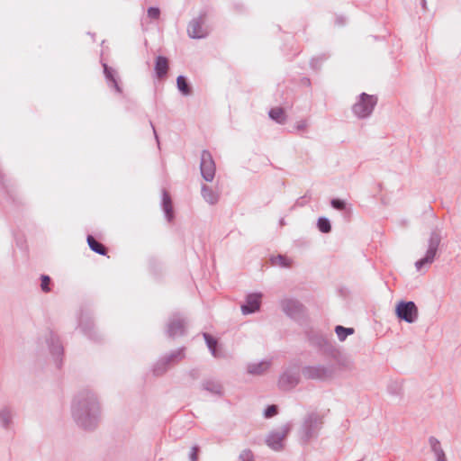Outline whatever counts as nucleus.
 <instances>
[{"label":"nucleus","instance_id":"f257e3e1","mask_svg":"<svg viewBox=\"0 0 461 461\" xmlns=\"http://www.w3.org/2000/svg\"><path fill=\"white\" fill-rule=\"evenodd\" d=\"M71 417L75 423L85 430H94L102 418L100 401L91 390H82L76 393L70 405Z\"/></svg>","mask_w":461,"mask_h":461},{"label":"nucleus","instance_id":"f03ea898","mask_svg":"<svg viewBox=\"0 0 461 461\" xmlns=\"http://www.w3.org/2000/svg\"><path fill=\"white\" fill-rule=\"evenodd\" d=\"M440 242V233L438 230H432L427 241V249L424 257L415 262V268L418 272L421 271L424 267H428L435 261Z\"/></svg>","mask_w":461,"mask_h":461},{"label":"nucleus","instance_id":"7ed1b4c3","mask_svg":"<svg viewBox=\"0 0 461 461\" xmlns=\"http://www.w3.org/2000/svg\"><path fill=\"white\" fill-rule=\"evenodd\" d=\"M323 416L318 412L308 413L301 427V436L304 440L316 438L322 428Z\"/></svg>","mask_w":461,"mask_h":461},{"label":"nucleus","instance_id":"20e7f679","mask_svg":"<svg viewBox=\"0 0 461 461\" xmlns=\"http://www.w3.org/2000/svg\"><path fill=\"white\" fill-rule=\"evenodd\" d=\"M376 104L377 97L375 95L362 93L352 105V112L358 119H366L372 114Z\"/></svg>","mask_w":461,"mask_h":461},{"label":"nucleus","instance_id":"39448f33","mask_svg":"<svg viewBox=\"0 0 461 461\" xmlns=\"http://www.w3.org/2000/svg\"><path fill=\"white\" fill-rule=\"evenodd\" d=\"M302 375L305 379L327 381L333 377L334 368L332 365L306 366L302 369Z\"/></svg>","mask_w":461,"mask_h":461},{"label":"nucleus","instance_id":"423d86ee","mask_svg":"<svg viewBox=\"0 0 461 461\" xmlns=\"http://www.w3.org/2000/svg\"><path fill=\"white\" fill-rule=\"evenodd\" d=\"M396 316L407 323H413L418 320L419 311L416 304L411 301H400L395 307Z\"/></svg>","mask_w":461,"mask_h":461},{"label":"nucleus","instance_id":"0eeeda50","mask_svg":"<svg viewBox=\"0 0 461 461\" xmlns=\"http://www.w3.org/2000/svg\"><path fill=\"white\" fill-rule=\"evenodd\" d=\"M200 170L205 181L212 182L213 180L216 167L212 156L208 150H203L201 154Z\"/></svg>","mask_w":461,"mask_h":461},{"label":"nucleus","instance_id":"6e6552de","mask_svg":"<svg viewBox=\"0 0 461 461\" xmlns=\"http://www.w3.org/2000/svg\"><path fill=\"white\" fill-rule=\"evenodd\" d=\"M290 429L289 425H284L277 430L272 431L266 440L267 446L275 451H280L283 449V442L288 435Z\"/></svg>","mask_w":461,"mask_h":461},{"label":"nucleus","instance_id":"1a4fd4ad","mask_svg":"<svg viewBox=\"0 0 461 461\" xmlns=\"http://www.w3.org/2000/svg\"><path fill=\"white\" fill-rule=\"evenodd\" d=\"M185 357L184 349H178L176 351L172 352L170 355L167 356L163 359L159 360L153 368V373L156 375H163L167 369V366L171 363H176L183 359Z\"/></svg>","mask_w":461,"mask_h":461},{"label":"nucleus","instance_id":"9d476101","mask_svg":"<svg viewBox=\"0 0 461 461\" xmlns=\"http://www.w3.org/2000/svg\"><path fill=\"white\" fill-rule=\"evenodd\" d=\"M187 33L189 37L193 39H201L208 34V30L204 26V17L200 16L193 19L187 28Z\"/></svg>","mask_w":461,"mask_h":461},{"label":"nucleus","instance_id":"9b49d317","mask_svg":"<svg viewBox=\"0 0 461 461\" xmlns=\"http://www.w3.org/2000/svg\"><path fill=\"white\" fill-rule=\"evenodd\" d=\"M262 294L254 293L249 294L246 297L245 303L241 305V312L243 314H251L260 309Z\"/></svg>","mask_w":461,"mask_h":461},{"label":"nucleus","instance_id":"f8f14e48","mask_svg":"<svg viewBox=\"0 0 461 461\" xmlns=\"http://www.w3.org/2000/svg\"><path fill=\"white\" fill-rule=\"evenodd\" d=\"M280 303L283 312L292 318L298 316L303 310L302 304L295 299L285 298Z\"/></svg>","mask_w":461,"mask_h":461},{"label":"nucleus","instance_id":"ddd939ff","mask_svg":"<svg viewBox=\"0 0 461 461\" xmlns=\"http://www.w3.org/2000/svg\"><path fill=\"white\" fill-rule=\"evenodd\" d=\"M299 381L300 376L298 373L286 371L280 376L278 384L283 390H291L299 384Z\"/></svg>","mask_w":461,"mask_h":461},{"label":"nucleus","instance_id":"4468645a","mask_svg":"<svg viewBox=\"0 0 461 461\" xmlns=\"http://www.w3.org/2000/svg\"><path fill=\"white\" fill-rule=\"evenodd\" d=\"M169 337H177L185 334V321L180 317H173L167 324Z\"/></svg>","mask_w":461,"mask_h":461},{"label":"nucleus","instance_id":"2eb2a0df","mask_svg":"<svg viewBox=\"0 0 461 461\" xmlns=\"http://www.w3.org/2000/svg\"><path fill=\"white\" fill-rule=\"evenodd\" d=\"M270 367V361L262 360L259 362L249 363L247 366L249 374L253 375H260L266 373Z\"/></svg>","mask_w":461,"mask_h":461},{"label":"nucleus","instance_id":"dca6fc26","mask_svg":"<svg viewBox=\"0 0 461 461\" xmlns=\"http://www.w3.org/2000/svg\"><path fill=\"white\" fill-rule=\"evenodd\" d=\"M201 194L204 201L211 205L216 204L219 202L220 194L206 185H202Z\"/></svg>","mask_w":461,"mask_h":461},{"label":"nucleus","instance_id":"f3484780","mask_svg":"<svg viewBox=\"0 0 461 461\" xmlns=\"http://www.w3.org/2000/svg\"><path fill=\"white\" fill-rule=\"evenodd\" d=\"M429 443L433 452L435 461H447L440 442L434 437L429 438Z\"/></svg>","mask_w":461,"mask_h":461},{"label":"nucleus","instance_id":"a211bd4d","mask_svg":"<svg viewBox=\"0 0 461 461\" xmlns=\"http://www.w3.org/2000/svg\"><path fill=\"white\" fill-rule=\"evenodd\" d=\"M168 70V60L167 58L158 56L156 59L155 71L157 77L161 78L165 77Z\"/></svg>","mask_w":461,"mask_h":461},{"label":"nucleus","instance_id":"6ab92c4d","mask_svg":"<svg viewBox=\"0 0 461 461\" xmlns=\"http://www.w3.org/2000/svg\"><path fill=\"white\" fill-rule=\"evenodd\" d=\"M203 337H204L206 345H207L208 348L210 349L212 355L214 357H221L222 353L220 350H218V348H217V344H218L217 340L207 333H203Z\"/></svg>","mask_w":461,"mask_h":461},{"label":"nucleus","instance_id":"aec40b11","mask_svg":"<svg viewBox=\"0 0 461 461\" xmlns=\"http://www.w3.org/2000/svg\"><path fill=\"white\" fill-rule=\"evenodd\" d=\"M104 72L109 85L113 87L118 93L122 92L120 86L115 78L114 71L109 68L106 64H104Z\"/></svg>","mask_w":461,"mask_h":461},{"label":"nucleus","instance_id":"412c9836","mask_svg":"<svg viewBox=\"0 0 461 461\" xmlns=\"http://www.w3.org/2000/svg\"><path fill=\"white\" fill-rule=\"evenodd\" d=\"M162 205L167 221H171L173 218L171 198L166 191H163Z\"/></svg>","mask_w":461,"mask_h":461},{"label":"nucleus","instance_id":"4be33fe9","mask_svg":"<svg viewBox=\"0 0 461 461\" xmlns=\"http://www.w3.org/2000/svg\"><path fill=\"white\" fill-rule=\"evenodd\" d=\"M202 387L213 393V394H221V385L219 382L215 380H205L203 381Z\"/></svg>","mask_w":461,"mask_h":461},{"label":"nucleus","instance_id":"5701e85b","mask_svg":"<svg viewBox=\"0 0 461 461\" xmlns=\"http://www.w3.org/2000/svg\"><path fill=\"white\" fill-rule=\"evenodd\" d=\"M269 117L280 124H284L286 121L285 111L280 107L272 108L269 111Z\"/></svg>","mask_w":461,"mask_h":461},{"label":"nucleus","instance_id":"b1692460","mask_svg":"<svg viewBox=\"0 0 461 461\" xmlns=\"http://www.w3.org/2000/svg\"><path fill=\"white\" fill-rule=\"evenodd\" d=\"M12 419L13 413L9 408L4 407L0 409V424L3 427L7 428L11 424Z\"/></svg>","mask_w":461,"mask_h":461},{"label":"nucleus","instance_id":"393cba45","mask_svg":"<svg viewBox=\"0 0 461 461\" xmlns=\"http://www.w3.org/2000/svg\"><path fill=\"white\" fill-rule=\"evenodd\" d=\"M335 332L338 336L339 341H344L348 336L352 335L355 330L353 328H345L343 326L338 325L335 328Z\"/></svg>","mask_w":461,"mask_h":461},{"label":"nucleus","instance_id":"a878e982","mask_svg":"<svg viewBox=\"0 0 461 461\" xmlns=\"http://www.w3.org/2000/svg\"><path fill=\"white\" fill-rule=\"evenodd\" d=\"M87 243L90 249L95 253L100 255L105 254V248L90 235L87 237Z\"/></svg>","mask_w":461,"mask_h":461},{"label":"nucleus","instance_id":"bb28decb","mask_svg":"<svg viewBox=\"0 0 461 461\" xmlns=\"http://www.w3.org/2000/svg\"><path fill=\"white\" fill-rule=\"evenodd\" d=\"M176 85L178 90L184 95H189L191 94L190 87L186 82V79L183 76H178L176 78Z\"/></svg>","mask_w":461,"mask_h":461},{"label":"nucleus","instance_id":"cd10ccee","mask_svg":"<svg viewBox=\"0 0 461 461\" xmlns=\"http://www.w3.org/2000/svg\"><path fill=\"white\" fill-rule=\"evenodd\" d=\"M318 228L323 233H329L331 230V225L329 219L321 217L318 219Z\"/></svg>","mask_w":461,"mask_h":461},{"label":"nucleus","instance_id":"c85d7f7f","mask_svg":"<svg viewBox=\"0 0 461 461\" xmlns=\"http://www.w3.org/2000/svg\"><path fill=\"white\" fill-rule=\"evenodd\" d=\"M50 351L54 356L57 357L60 356L63 351L62 346L59 339L53 337H51Z\"/></svg>","mask_w":461,"mask_h":461},{"label":"nucleus","instance_id":"c756f323","mask_svg":"<svg viewBox=\"0 0 461 461\" xmlns=\"http://www.w3.org/2000/svg\"><path fill=\"white\" fill-rule=\"evenodd\" d=\"M239 461H254L253 454L249 449L241 451L239 456Z\"/></svg>","mask_w":461,"mask_h":461},{"label":"nucleus","instance_id":"7c9ffc66","mask_svg":"<svg viewBox=\"0 0 461 461\" xmlns=\"http://www.w3.org/2000/svg\"><path fill=\"white\" fill-rule=\"evenodd\" d=\"M50 276H41V290L45 293H48L50 291Z\"/></svg>","mask_w":461,"mask_h":461},{"label":"nucleus","instance_id":"2f4dec72","mask_svg":"<svg viewBox=\"0 0 461 461\" xmlns=\"http://www.w3.org/2000/svg\"><path fill=\"white\" fill-rule=\"evenodd\" d=\"M330 203H331V206L334 209H337V210H339V211L344 210L345 207H346L345 202L342 201V200H339V199H332Z\"/></svg>","mask_w":461,"mask_h":461},{"label":"nucleus","instance_id":"473e14b6","mask_svg":"<svg viewBox=\"0 0 461 461\" xmlns=\"http://www.w3.org/2000/svg\"><path fill=\"white\" fill-rule=\"evenodd\" d=\"M295 130L298 131H305L308 128V122L306 120H301L295 122Z\"/></svg>","mask_w":461,"mask_h":461},{"label":"nucleus","instance_id":"72a5a7b5","mask_svg":"<svg viewBox=\"0 0 461 461\" xmlns=\"http://www.w3.org/2000/svg\"><path fill=\"white\" fill-rule=\"evenodd\" d=\"M277 413V408L276 405H270L268 406L264 412V416L266 418H271L275 416Z\"/></svg>","mask_w":461,"mask_h":461},{"label":"nucleus","instance_id":"f704fd0d","mask_svg":"<svg viewBox=\"0 0 461 461\" xmlns=\"http://www.w3.org/2000/svg\"><path fill=\"white\" fill-rule=\"evenodd\" d=\"M160 11L157 7H149L148 9V16L151 19H158L159 17Z\"/></svg>","mask_w":461,"mask_h":461},{"label":"nucleus","instance_id":"c9c22d12","mask_svg":"<svg viewBox=\"0 0 461 461\" xmlns=\"http://www.w3.org/2000/svg\"><path fill=\"white\" fill-rule=\"evenodd\" d=\"M275 264L279 265L281 267H289L290 266L289 260L285 257H283V256H278L275 259Z\"/></svg>","mask_w":461,"mask_h":461},{"label":"nucleus","instance_id":"e433bc0d","mask_svg":"<svg viewBox=\"0 0 461 461\" xmlns=\"http://www.w3.org/2000/svg\"><path fill=\"white\" fill-rule=\"evenodd\" d=\"M190 461H197L198 460V447H193L191 448V452L189 454Z\"/></svg>","mask_w":461,"mask_h":461},{"label":"nucleus","instance_id":"4c0bfd02","mask_svg":"<svg viewBox=\"0 0 461 461\" xmlns=\"http://www.w3.org/2000/svg\"><path fill=\"white\" fill-rule=\"evenodd\" d=\"M151 127H152V129H153V132H154V134H155V137H156V139L158 140V135H157V133H156V130H155V128H154V126H153L152 124H151Z\"/></svg>","mask_w":461,"mask_h":461},{"label":"nucleus","instance_id":"58836bf2","mask_svg":"<svg viewBox=\"0 0 461 461\" xmlns=\"http://www.w3.org/2000/svg\"><path fill=\"white\" fill-rule=\"evenodd\" d=\"M422 5H423V7H425L426 0H422Z\"/></svg>","mask_w":461,"mask_h":461}]
</instances>
